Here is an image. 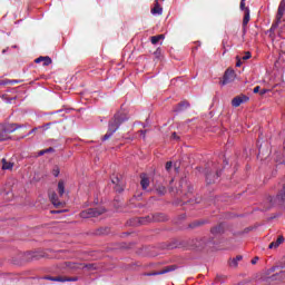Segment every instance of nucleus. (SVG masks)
<instances>
[{
    "label": "nucleus",
    "mask_w": 285,
    "mask_h": 285,
    "mask_svg": "<svg viewBox=\"0 0 285 285\" xmlns=\"http://www.w3.org/2000/svg\"><path fill=\"white\" fill-rule=\"evenodd\" d=\"M37 130V128H33L29 131L28 136L32 135L35 131Z\"/></svg>",
    "instance_id": "nucleus-42"
},
{
    "label": "nucleus",
    "mask_w": 285,
    "mask_h": 285,
    "mask_svg": "<svg viewBox=\"0 0 285 285\" xmlns=\"http://www.w3.org/2000/svg\"><path fill=\"white\" fill-rule=\"evenodd\" d=\"M61 282H77L79 278L77 277H68V276H62Z\"/></svg>",
    "instance_id": "nucleus-31"
},
{
    "label": "nucleus",
    "mask_w": 285,
    "mask_h": 285,
    "mask_svg": "<svg viewBox=\"0 0 285 285\" xmlns=\"http://www.w3.org/2000/svg\"><path fill=\"white\" fill-rule=\"evenodd\" d=\"M175 169H176V170H179V168H177V165H175Z\"/></svg>",
    "instance_id": "nucleus-49"
},
{
    "label": "nucleus",
    "mask_w": 285,
    "mask_h": 285,
    "mask_svg": "<svg viewBox=\"0 0 285 285\" xmlns=\"http://www.w3.org/2000/svg\"><path fill=\"white\" fill-rule=\"evenodd\" d=\"M252 55L249 51L245 52V55L243 56V60L247 61V59H250Z\"/></svg>",
    "instance_id": "nucleus-36"
},
{
    "label": "nucleus",
    "mask_w": 285,
    "mask_h": 285,
    "mask_svg": "<svg viewBox=\"0 0 285 285\" xmlns=\"http://www.w3.org/2000/svg\"><path fill=\"white\" fill-rule=\"evenodd\" d=\"M272 282H275V279H279V282H285V272H281L278 274H275L269 277Z\"/></svg>",
    "instance_id": "nucleus-19"
},
{
    "label": "nucleus",
    "mask_w": 285,
    "mask_h": 285,
    "mask_svg": "<svg viewBox=\"0 0 285 285\" xmlns=\"http://www.w3.org/2000/svg\"><path fill=\"white\" fill-rule=\"evenodd\" d=\"M171 139H179V137H177V132H173Z\"/></svg>",
    "instance_id": "nucleus-38"
},
{
    "label": "nucleus",
    "mask_w": 285,
    "mask_h": 285,
    "mask_svg": "<svg viewBox=\"0 0 285 285\" xmlns=\"http://www.w3.org/2000/svg\"><path fill=\"white\" fill-rule=\"evenodd\" d=\"M108 233H110V228L100 227V228L96 229L95 235H108Z\"/></svg>",
    "instance_id": "nucleus-25"
},
{
    "label": "nucleus",
    "mask_w": 285,
    "mask_h": 285,
    "mask_svg": "<svg viewBox=\"0 0 285 285\" xmlns=\"http://www.w3.org/2000/svg\"><path fill=\"white\" fill-rule=\"evenodd\" d=\"M66 266L71 271H83V268H87V271H96L97 268L96 264L72 263V262H67Z\"/></svg>",
    "instance_id": "nucleus-5"
},
{
    "label": "nucleus",
    "mask_w": 285,
    "mask_h": 285,
    "mask_svg": "<svg viewBox=\"0 0 285 285\" xmlns=\"http://www.w3.org/2000/svg\"><path fill=\"white\" fill-rule=\"evenodd\" d=\"M106 213V208L104 207H96V208H87L80 212L79 217L81 219H91L92 217H99Z\"/></svg>",
    "instance_id": "nucleus-4"
},
{
    "label": "nucleus",
    "mask_w": 285,
    "mask_h": 285,
    "mask_svg": "<svg viewBox=\"0 0 285 285\" xmlns=\"http://www.w3.org/2000/svg\"><path fill=\"white\" fill-rule=\"evenodd\" d=\"M6 83H8V81L2 82L3 86H6Z\"/></svg>",
    "instance_id": "nucleus-48"
},
{
    "label": "nucleus",
    "mask_w": 285,
    "mask_h": 285,
    "mask_svg": "<svg viewBox=\"0 0 285 285\" xmlns=\"http://www.w3.org/2000/svg\"><path fill=\"white\" fill-rule=\"evenodd\" d=\"M65 193H66V184L63 183V180H59V183H58V194L60 195V197H63Z\"/></svg>",
    "instance_id": "nucleus-21"
},
{
    "label": "nucleus",
    "mask_w": 285,
    "mask_h": 285,
    "mask_svg": "<svg viewBox=\"0 0 285 285\" xmlns=\"http://www.w3.org/2000/svg\"><path fill=\"white\" fill-rule=\"evenodd\" d=\"M49 199L56 208H60V206H62L61 202H59V197L57 196V193L52 191L51 194H49Z\"/></svg>",
    "instance_id": "nucleus-11"
},
{
    "label": "nucleus",
    "mask_w": 285,
    "mask_h": 285,
    "mask_svg": "<svg viewBox=\"0 0 285 285\" xmlns=\"http://www.w3.org/2000/svg\"><path fill=\"white\" fill-rule=\"evenodd\" d=\"M140 186H141L142 190H146L148 188V186H150V179L148 178V176L146 174L140 175Z\"/></svg>",
    "instance_id": "nucleus-12"
},
{
    "label": "nucleus",
    "mask_w": 285,
    "mask_h": 285,
    "mask_svg": "<svg viewBox=\"0 0 285 285\" xmlns=\"http://www.w3.org/2000/svg\"><path fill=\"white\" fill-rule=\"evenodd\" d=\"M235 81V70L227 69L223 76L222 86H226Z\"/></svg>",
    "instance_id": "nucleus-7"
},
{
    "label": "nucleus",
    "mask_w": 285,
    "mask_h": 285,
    "mask_svg": "<svg viewBox=\"0 0 285 285\" xmlns=\"http://www.w3.org/2000/svg\"><path fill=\"white\" fill-rule=\"evenodd\" d=\"M42 279H48L49 282H61L62 276H43Z\"/></svg>",
    "instance_id": "nucleus-29"
},
{
    "label": "nucleus",
    "mask_w": 285,
    "mask_h": 285,
    "mask_svg": "<svg viewBox=\"0 0 285 285\" xmlns=\"http://www.w3.org/2000/svg\"><path fill=\"white\" fill-rule=\"evenodd\" d=\"M173 271H177V265L166 266L161 271L154 273V275H166V273H173Z\"/></svg>",
    "instance_id": "nucleus-13"
},
{
    "label": "nucleus",
    "mask_w": 285,
    "mask_h": 285,
    "mask_svg": "<svg viewBox=\"0 0 285 285\" xmlns=\"http://www.w3.org/2000/svg\"><path fill=\"white\" fill-rule=\"evenodd\" d=\"M128 119H129L128 114H126L124 109H119L115 114L114 118L109 121L108 130H107L106 135L102 137V141H108V139H110V137H112L115 131L119 130V126H121V124L128 121Z\"/></svg>",
    "instance_id": "nucleus-1"
},
{
    "label": "nucleus",
    "mask_w": 285,
    "mask_h": 285,
    "mask_svg": "<svg viewBox=\"0 0 285 285\" xmlns=\"http://www.w3.org/2000/svg\"><path fill=\"white\" fill-rule=\"evenodd\" d=\"M36 63H42V66H50L52 63V59L50 57H39L36 60Z\"/></svg>",
    "instance_id": "nucleus-16"
},
{
    "label": "nucleus",
    "mask_w": 285,
    "mask_h": 285,
    "mask_svg": "<svg viewBox=\"0 0 285 285\" xmlns=\"http://www.w3.org/2000/svg\"><path fill=\"white\" fill-rule=\"evenodd\" d=\"M284 243V236H278V238L276 239V242H272L269 245H268V248L271 250H273V248H279V246H282V244Z\"/></svg>",
    "instance_id": "nucleus-14"
},
{
    "label": "nucleus",
    "mask_w": 285,
    "mask_h": 285,
    "mask_svg": "<svg viewBox=\"0 0 285 285\" xmlns=\"http://www.w3.org/2000/svg\"><path fill=\"white\" fill-rule=\"evenodd\" d=\"M236 66H237V68H239V66H242V62L238 61V62L236 63Z\"/></svg>",
    "instance_id": "nucleus-45"
},
{
    "label": "nucleus",
    "mask_w": 285,
    "mask_h": 285,
    "mask_svg": "<svg viewBox=\"0 0 285 285\" xmlns=\"http://www.w3.org/2000/svg\"><path fill=\"white\" fill-rule=\"evenodd\" d=\"M212 235L216 237L217 235H222L224 233V225L219 224L210 229Z\"/></svg>",
    "instance_id": "nucleus-17"
},
{
    "label": "nucleus",
    "mask_w": 285,
    "mask_h": 285,
    "mask_svg": "<svg viewBox=\"0 0 285 285\" xmlns=\"http://www.w3.org/2000/svg\"><path fill=\"white\" fill-rule=\"evenodd\" d=\"M240 10H244L245 12L248 10V8H246V0H240Z\"/></svg>",
    "instance_id": "nucleus-33"
},
{
    "label": "nucleus",
    "mask_w": 285,
    "mask_h": 285,
    "mask_svg": "<svg viewBox=\"0 0 285 285\" xmlns=\"http://www.w3.org/2000/svg\"><path fill=\"white\" fill-rule=\"evenodd\" d=\"M56 112H61V110H58V111H56Z\"/></svg>",
    "instance_id": "nucleus-51"
},
{
    "label": "nucleus",
    "mask_w": 285,
    "mask_h": 285,
    "mask_svg": "<svg viewBox=\"0 0 285 285\" xmlns=\"http://www.w3.org/2000/svg\"><path fill=\"white\" fill-rule=\"evenodd\" d=\"M140 132H142L144 137H146V131H142V130H141Z\"/></svg>",
    "instance_id": "nucleus-47"
},
{
    "label": "nucleus",
    "mask_w": 285,
    "mask_h": 285,
    "mask_svg": "<svg viewBox=\"0 0 285 285\" xmlns=\"http://www.w3.org/2000/svg\"><path fill=\"white\" fill-rule=\"evenodd\" d=\"M188 106H190V102L183 100L179 102L178 108H188Z\"/></svg>",
    "instance_id": "nucleus-32"
},
{
    "label": "nucleus",
    "mask_w": 285,
    "mask_h": 285,
    "mask_svg": "<svg viewBox=\"0 0 285 285\" xmlns=\"http://www.w3.org/2000/svg\"><path fill=\"white\" fill-rule=\"evenodd\" d=\"M14 167V164L6 160L4 158L2 159V170H12Z\"/></svg>",
    "instance_id": "nucleus-20"
},
{
    "label": "nucleus",
    "mask_w": 285,
    "mask_h": 285,
    "mask_svg": "<svg viewBox=\"0 0 285 285\" xmlns=\"http://www.w3.org/2000/svg\"><path fill=\"white\" fill-rule=\"evenodd\" d=\"M26 138V136H21V139Z\"/></svg>",
    "instance_id": "nucleus-50"
},
{
    "label": "nucleus",
    "mask_w": 285,
    "mask_h": 285,
    "mask_svg": "<svg viewBox=\"0 0 285 285\" xmlns=\"http://www.w3.org/2000/svg\"><path fill=\"white\" fill-rule=\"evenodd\" d=\"M268 200L271 203V206H275V202H277V204H279L281 206H284V204H285V184L278 190L276 197L273 198V197L269 196Z\"/></svg>",
    "instance_id": "nucleus-6"
},
{
    "label": "nucleus",
    "mask_w": 285,
    "mask_h": 285,
    "mask_svg": "<svg viewBox=\"0 0 285 285\" xmlns=\"http://www.w3.org/2000/svg\"><path fill=\"white\" fill-rule=\"evenodd\" d=\"M266 89H263L262 91H261V95H266Z\"/></svg>",
    "instance_id": "nucleus-43"
},
{
    "label": "nucleus",
    "mask_w": 285,
    "mask_h": 285,
    "mask_svg": "<svg viewBox=\"0 0 285 285\" xmlns=\"http://www.w3.org/2000/svg\"><path fill=\"white\" fill-rule=\"evenodd\" d=\"M59 173H60L59 167L53 168V170H52L53 177H59Z\"/></svg>",
    "instance_id": "nucleus-35"
},
{
    "label": "nucleus",
    "mask_w": 285,
    "mask_h": 285,
    "mask_svg": "<svg viewBox=\"0 0 285 285\" xmlns=\"http://www.w3.org/2000/svg\"><path fill=\"white\" fill-rule=\"evenodd\" d=\"M248 21H250V10L245 9V16L243 19V26H248Z\"/></svg>",
    "instance_id": "nucleus-24"
},
{
    "label": "nucleus",
    "mask_w": 285,
    "mask_h": 285,
    "mask_svg": "<svg viewBox=\"0 0 285 285\" xmlns=\"http://www.w3.org/2000/svg\"><path fill=\"white\" fill-rule=\"evenodd\" d=\"M52 150H55L52 147L45 149V153H52Z\"/></svg>",
    "instance_id": "nucleus-40"
},
{
    "label": "nucleus",
    "mask_w": 285,
    "mask_h": 285,
    "mask_svg": "<svg viewBox=\"0 0 285 285\" xmlns=\"http://www.w3.org/2000/svg\"><path fill=\"white\" fill-rule=\"evenodd\" d=\"M39 155L41 156V155H46V150H41L40 153H39Z\"/></svg>",
    "instance_id": "nucleus-44"
},
{
    "label": "nucleus",
    "mask_w": 285,
    "mask_h": 285,
    "mask_svg": "<svg viewBox=\"0 0 285 285\" xmlns=\"http://www.w3.org/2000/svg\"><path fill=\"white\" fill-rule=\"evenodd\" d=\"M285 11V1L282 0L278 7L277 16H276V23H279L282 21V18L284 17Z\"/></svg>",
    "instance_id": "nucleus-10"
},
{
    "label": "nucleus",
    "mask_w": 285,
    "mask_h": 285,
    "mask_svg": "<svg viewBox=\"0 0 285 285\" xmlns=\"http://www.w3.org/2000/svg\"><path fill=\"white\" fill-rule=\"evenodd\" d=\"M246 101H248V97L245 95H240L232 100V106H234V108H238V106H240L242 104H246Z\"/></svg>",
    "instance_id": "nucleus-9"
},
{
    "label": "nucleus",
    "mask_w": 285,
    "mask_h": 285,
    "mask_svg": "<svg viewBox=\"0 0 285 285\" xmlns=\"http://www.w3.org/2000/svg\"><path fill=\"white\" fill-rule=\"evenodd\" d=\"M153 220V214L151 215H148V216H145V217H140L138 218V223L141 225V226H146V224H151Z\"/></svg>",
    "instance_id": "nucleus-18"
},
{
    "label": "nucleus",
    "mask_w": 285,
    "mask_h": 285,
    "mask_svg": "<svg viewBox=\"0 0 285 285\" xmlns=\"http://www.w3.org/2000/svg\"><path fill=\"white\" fill-rule=\"evenodd\" d=\"M165 168L169 173V170L173 168V161H167Z\"/></svg>",
    "instance_id": "nucleus-34"
},
{
    "label": "nucleus",
    "mask_w": 285,
    "mask_h": 285,
    "mask_svg": "<svg viewBox=\"0 0 285 285\" xmlns=\"http://www.w3.org/2000/svg\"><path fill=\"white\" fill-rule=\"evenodd\" d=\"M220 174L222 171L219 170H216L215 173L207 170L205 174L207 184H215V180L219 178Z\"/></svg>",
    "instance_id": "nucleus-8"
},
{
    "label": "nucleus",
    "mask_w": 285,
    "mask_h": 285,
    "mask_svg": "<svg viewBox=\"0 0 285 285\" xmlns=\"http://www.w3.org/2000/svg\"><path fill=\"white\" fill-rule=\"evenodd\" d=\"M153 222H166V215L164 214H151Z\"/></svg>",
    "instance_id": "nucleus-22"
},
{
    "label": "nucleus",
    "mask_w": 285,
    "mask_h": 285,
    "mask_svg": "<svg viewBox=\"0 0 285 285\" xmlns=\"http://www.w3.org/2000/svg\"><path fill=\"white\" fill-rule=\"evenodd\" d=\"M257 262H259V257H257V256L252 259L253 265L257 264Z\"/></svg>",
    "instance_id": "nucleus-37"
},
{
    "label": "nucleus",
    "mask_w": 285,
    "mask_h": 285,
    "mask_svg": "<svg viewBox=\"0 0 285 285\" xmlns=\"http://www.w3.org/2000/svg\"><path fill=\"white\" fill-rule=\"evenodd\" d=\"M224 164H225L226 166H228V160H224Z\"/></svg>",
    "instance_id": "nucleus-46"
},
{
    "label": "nucleus",
    "mask_w": 285,
    "mask_h": 285,
    "mask_svg": "<svg viewBox=\"0 0 285 285\" xmlns=\"http://www.w3.org/2000/svg\"><path fill=\"white\" fill-rule=\"evenodd\" d=\"M214 244H215V238L214 237H207V236L188 240V246L190 248H198V250L207 248V246H213Z\"/></svg>",
    "instance_id": "nucleus-2"
},
{
    "label": "nucleus",
    "mask_w": 285,
    "mask_h": 285,
    "mask_svg": "<svg viewBox=\"0 0 285 285\" xmlns=\"http://www.w3.org/2000/svg\"><path fill=\"white\" fill-rule=\"evenodd\" d=\"M156 193H157V195H160V196L166 195V193H167L166 186H164V185H158V186L156 187Z\"/></svg>",
    "instance_id": "nucleus-26"
},
{
    "label": "nucleus",
    "mask_w": 285,
    "mask_h": 285,
    "mask_svg": "<svg viewBox=\"0 0 285 285\" xmlns=\"http://www.w3.org/2000/svg\"><path fill=\"white\" fill-rule=\"evenodd\" d=\"M243 256L238 255L236 256L232 262H230V266L237 267L238 262H242Z\"/></svg>",
    "instance_id": "nucleus-30"
},
{
    "label": "nucleus",
    "mask_w": 285,
    "mask_h": 285,
    "mask_svg": "<svg viewBox=\"0 0 285 285\" xmlns=\"http://www.w3.org/2000/svg\"><path fill=\"white\" fill-rule=\"evenodd\" d=\"M19 128H26V125H19V124L0 125V141H7V139H10V135L19 130Z\"/></svg>",
    "instance_id": "nucleus-3"
},
{
    "label": "nucleus",
    "mask_w": 285,
    "mask_h": 285,
    "mask_svg": "<svg viewBox=\"0 0 285 285\" xmlns=\"http://www.w3.org/2000/svg\"><path fill=\"white\" fill-rule=\"evenodd\" d=\"M50 126H52V122H48L47 125H45L46 130H48V128H50Z\"/></svg>",
    "instance_id": "nucleus-39"
},
{
    "label": "nucleus",
    "mask_w": 285,
    "mask_h": 285,
    "mask_svg": "<svg viewBox=\"0 0 285 285\" xmlns=\"http://www.w3.org/2000/svg\"><path fill=\"white\" fill-rule=\"evenodd\" d=\"M257 92H259V86L254 88V94H257Z\"/></svg>",
    "instance_id": "nucleus-41"
},
{
    "label": "nucleus",
    "mask_w": 285,
    "mask_h": 285,
    "mask_svg": "<svg viewBox=\"0 0 285 285\" xmlns=\"http://www.w3.org/2000/svg\"><path fill=\"white\" fill-rule=\"evenodd\" d=\"M206 222L204 220H194L191 224H189V228H199V226H204Z\"/></svg>",
    "instance_id": "nucleus-27"
},
{
    "label": "nucleus",
    "mask_w": 285,
    "mask_h": 285,
    "mask_svg": "<svg viewBox=\"0 0 285 285\" xmlns=\"http://www.w3.org/2000/svg\"><path fill=\"white\" fill-rule=\"evenodd\" d=\"M161 39H164V35H158V36H153L150 41L154 46H157V43H159Z\"/></svg>",
    "instance_id": "nucleus-28"
},
{
    "label": "nucleus",
    "mask_w": 285,
    "mask_h": 285,
    "mask_svg": "<svg viewBox=\"0 0 285 285\" xmlns=\"http://www.w3.org/2000/svg\"><path fill=\"white\" fill-rule=\"evenodd\" d=\"M111 183L116 185V193H124V188L119 185V177L112 178Z\"/></svg>",
    "instance_id": "nucleus-23"
},
{
    "label": "nucleus",
    "mask_w": 285,
    "mask_h": 285,
    "mask_svg": "<svg viewBox=\"0 0 285 285\" xmlns=\"http://www.w3.org/2000/svg\"><path fill=\"white\" fill-rule=\"evenodd\" d=\"M151 14L154 16H160L164 14V8H161V6H159V1H155V7L151 9Z\"/></svg>",
    "instance_id": "nucleus-15"
}]
</instances>
